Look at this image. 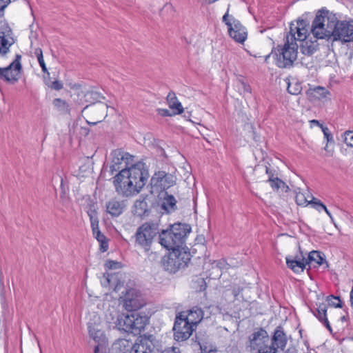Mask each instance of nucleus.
Returning a JSON list of instances; mask_svg holds the SVG:
<instances>
[{
    "label": "nucleus",
    "instance_id": "nucleus-41",
    "mask_svg": "<svg viewBox=\"0 0 353 353\" xmlns=\"http://www.w3.org/2000/svg\"><path fill=\"white\" fill-rule=\"evenodd\" d=\"M237 84L241 88L244 93H251V87L250 85L244 81L242 79H239L237 81Z\"/></svg>",
    "mask_w": 353,
    "mask_h": 353
},
{
    "label": "nucleus",
    "instance_id": "nucleus-56",
    "mask_svg": "<svg viewBox=\"0 0 353 353\" xmlns=\"http://www.w3.org/2000/svg\"><path fill=\"white\" fill-rule=\"evenodd\" d=\"M310 123L315 124L321 128V124L320 123V122L318 120L313 119V120L310 121Z\"/></svg>",
    "mask_w": 353,
    "mask_h": 353
},
{
    "label": "nucleus",
    "instance_id": "nucleus-52",
    "mask_svg": "<svg viewBox=\"0 0 353 353\" xmlns=\"http://www.w3.org/2000/svg\"><path fill=\"white\" fill-rule=\"evenodd\" d=\"M88 214L90 218V216H92L93 217H97L96 210L94 209H92V208H90L89 209V210L88 211Z\"/></svg>",
    "mask_w": 353,
    "mask_h": 353
},
{
    "label": "nucleus",
    "instance_id": "nucleus-14",
    "mask_svg": "<svg viewBox=\"0 0 353 353\" xmlns=\"http://www.w3.org/2000/svg\"><path fill=\"white\" fill-rule=\"evenodd\" d=\"M174 339L183 341L189 339L193 331V325L183 318V314L176 316L173 327Z\"/></svg>",
    "mask_w": 353,
    "mask_h": 353
},
{
    "label": "nucleus",
    "instance_id": "nucleus-5",
    "mask_svg": "<svg viewBox=\"0 0 353 353\" xmlns=\"http://www.w3.org/2000/svg\"><path fill=\"white\" fill-rule=\"evenodd\" d=\"M148 322V318L146 315L134 312L119 316L116 322V327L119 330L138 335L144 330Z\"/></svg>",
    "mask_w": 353,
    "mask_h": 353
},
{
    "label": "nucleus",
    "instance_id": "nucleus-7",
    "mask_svg": "<svg viewBox=\"0 0 353 353\" xmlns=\"http://www.w3.org/2000/svg\"><path fill=\"white\" fill-rule=\"evenodd\" d=\"M161 261L164 270L170 273H175L180 269L185 268L190 261V254L184 249H173Z\"/></svg>",
    "mask_w": 353,
    "mask_h": 353
},
{
    "label": "nucleus",
    "instance_id": "nucleus-23",
    "mask_svg": "<svg viewBox=\"0 0 353 353\" xmlns=\"http://www.w3.org/2000/svg\"><path fill=\"white\" fill-rule=\"evenodd\" d=\"M203 312L202 310L198 307H193L188 311L187 315L183 314V318L193 326L197 325L203 319Z\"/></svg>",
    "mask_w": 353,
    "mask_h": 353
},
{
    "label": "nucleus",
    "instance_id": "nucleus-40",
    "mask_svg": "<svg viewBox=\"0 0 353 353\" xmlns=\"http://www.w3.org/2000/svg\"><path fill=\"white\" fill-rule=\"evenodd\" d=\"M343 141L347 146L353 148V131H345L343 134Z\"/></svg>",
    "mask_w": 353,
    "mask_h": 353
},
{
    "label": "nucleus",
    "instance_id": "nucleus-55",
    "mask_svg": "<svg viewBox=\"0 0 353 353\" xmlns=\"http://www.w3.org/2000/svg\"><path fill=\"white\" fill-rule=\"evenodd\" d=\"M296 352V350L294 347H289L287 351L285 352V353H295Z\"/></svg>",
    "mask_w": 353,
    "mask_h": 353
},
{
    "label": "nucleus",
    "instance_id": "nucleus-26",
    "mask_svg": "<svg viewBox=\"0 0 353 353\" xmlns=\"http://www.w3.org/2000/svg\"><path fill=\"white\" fill-rule=\"evenodd\" d=\"M167 102L169 108L172 110L174 114H179L183 112V108L182 105L177 99L174 92H170L168 93Z\"/></svg>",
    "mask_w": 353,
    "mask_h": 353
},
{
    "label": "nucleus",
    "instance_id": "nucleus-30",
    "mask_svg": "<svg viewBox=\"0 0 353 353\" xmlns=\"http://www.w3.org/2000/svg\"><path fill=\"white\" fill-rule=\"evenodd\" d=\"M305 261L307 262V265L314 263L316 265H320L323 264L324 259L321 252L313 250L309 253Z\"/></svg>",
    "mask_w": 353,
    "mask_h": 353
},
{
    "label": "nucleus",
    "instance_id": "nucleus-29",
    "mask_svg": "<svg viewBox=\"0 0 353 353\" xmlns=\"http://www.w3.org/2000/svg\"><path fill=\"white\" fill-rule=\"evenodd\" d=\"M132 345L129 340L120 339L114 343L113 347L117 350V353H125L132 349Z\"/></svg>",
    "mask_w": 353,
    "mask_h": 353
},
{
    "label": "nucleus",
    "instance_id": "nucleus-31",
    "mask_svg": "<svg viewBox=\"0 0 353 353\" xmlns=\"http://www.w3.org/2000/svg\"><path fill=\"white\" fill-rule=\"evenodd\" d=\"M94 238L99 241L100 243V250L101 252H106L108 249V242L105 236L100 232H97L96 234L94 235Z\"/></svg>",
    "mask_w": 353,
    "mask_h": 353
},
{
    "label": "nucleus",
    "instance_id": "nucleus-32",
    "mask_svg": "<svg viewBox=\"0 0 353 353\" xmlns=\"http://www.w3.org/2000/svg\"><path fill=\"white\" fill-rule=\"evenodd\" d=\"M230 37H232L234 41L239 43H243L247 38V32L245 30H239L236 33H234V31L230 32Z\"/></svg>",
    "mask_w": 353,
    "mask_h": 353
},
{
    "label": "nucleus",
    "instance_id": "nucleus-2",
    "mask_svg": "<svg viewBox=\"0 0 353 353\" xmlns=\"http://www.w3.org/2000/svg\"><path fill=\"white\" fill-rule=\"evenodd\" d=\"M148 176L145 164L138 162L128 168H122L114 176L113 184L118 194L128 197L139 193Z\"/></svg>",
    "mask_w": 353,
    "mask_h": 353
},
{
    "label": "nucleus",
    "instance_id": "nucleus-20",
    "mask_svg": "<svg viewBox=\"0 0 353 353\" xmlns=\"http://www.w3.org/2000/svg\"><path fill=\"white\" fill-rule=\"evenodd\" d=\"M229 7L230 6H228L226 13L223 15L222 20L223 22H224L225 25L228 26V33L230 35L232 30V31H234V33H236L239 30H243L245 29L239 20L229 15Z\"/></svg>",
    "mask_w": 353,
    "mask_h": 353
},
{
    "label": "nucleus",
    "instance_id": "nucleus-12",
    "mask_svg": "<svg viewBox=\"0 0 353 353\" xmlns=\"http://www.w3.org/2000/svg\"><path fill=\"white\" fill-rule=\"evenodd\" d=\"M108 105L103 103H98L97 104L86 105L83 112H85L88 117L90 120H87V123L90 125H96L100 123L107 116Z\"/></svg>",
    "mask_w": 353,
    "mask_h": 353
},
{
    "label": "nucleus",
    "instance_id": "nucleus-42",
    "mask_svg": "<svg viewBox=\"0 0 353 353\" xmlns=\"http://www.w3.org/2000/svg\"><path fill=\"white\" fill-rule=\"evenodd\" d=\"M321 128L323 132L325 138L327 139V142H330L333 140L332 136L330 132V130L327 127L323 126V125H321Z\"/></svg>",
    "mask_w": 353,
    "mask_h": 353
},
{
    "label": "nucleus",
    "instance_id": "nucleus-45",
    "mask_svg": "<svg viewBox=\"0 0 353 353\" xmlns=\"http://www.w3.org/2000/svg\"><path fill=\"white\" fill-rule=\"evenodd\" d=\"M200 350L201 353H216V349H213L212 347H209L207 345H201Z\"/></svg>",
    "mask_w": 353,
    "mask_h": 353
},
{
    "label": "nucleus",
    "instance_id": "nucleus-8",
    "mask_svg": "<svg viewBox=\"0 0 353 353\" xmlns=\"http://www.w3.org/2000/svg\"><path fill=\"white\" fill-rule=\"evenodd\" d=\"M331 36L332 41H341L343 43L353 41V21H339L336 17Z\"/></svg>",
    "mask_w": 353,
    "mask_h": 353
},
{
    "label": "nucleus",
    "instance_id": "nucleus-36",
    "mask_svg": "<svg viewBox=\"0 0 353 353\" xmlns=\"http://www.w3.org/2000/svg\"><path fill=\"white\" fill-rule=\"evenodd\" d=\"M309 194L306 196L304 193L299 192L296 194L295 199L298 205L307 206L310 204V201L307 199Z\"/></svg>",
    "mask_w": 353,
    "mask_h": 353
},
{
    "label": "nucleus",
    "instance_id": "nucleus-21",
    "mask_svg": "<svg viewBox=\"0 0 353 353\" xmlns=\"http://www.w3.org/2000/svg\"><path fill=\"white\" fill-rule=\"evenodd\" d=\"M286 263L288 267L295 273L303 272L307 265L305 258L302 256L301 259L298 256H296L294 259H290V257H286Z\"/></svg>",
    "mask_w": 353,
    "mask_h": 353
},
{
    "label": "nucleus",
    "instance_id": "nucleus-38",
    "mask_svg": "<svg viewBox=\"0 0 353 353\" xmlns=\"http://www.w3.org/2000/svg\"><path fill=\"white\" fill-rule=\"evenodd\" d=\"M328 305L334 307H342L341 301L339 297L333 295L327 297Z\"/></svg>",
    "mask_w": 353,
    "mask_h": 353
},
{
    "label": "nucleus",
    "instance_id": "nucleus-60",
    "mask_svg": "<svg viewBox=\"0 0 353 353\" xmlns=\"http://www.w3.org/2000/svg\"><path fill=\"white\" fill-rule=\"evenodd\" d=\"M113 277L114 276L112 275L108 274L106 279L108 283H110L111 280L113 279Z\"/></svg>",
    "mask_w": 353,
    "mask_h": 353
},
{
    "label": "nucleus",
    "instance_id": "nucleus-44",
    "mask_svg": "<svg viewBox=\"0 0 353 353\" xmlns=\"http://www.w3.org/2000/svg\"><path fill=\"white\" fill-rule=\"evenodd\" d=\"M50 88L55 90H60L63 88V83L59 81H54L50 84L48 85Z\"/></svg>",
    "mask_w": 353,
    "mask_h": 353
},
{
    "label": "nucleus",
    "instance_id": "nucleus-25",
    "mask_svg": "<svg viewBox=\"0 0 353 353\" xmlns=\"http://www.w3.org/2000/svg\"><path fill=\"white\" fill-rule=\"evenodd\" d=\"M154 346L152 342L143 340L139 343H136L132 347L130 353H152Z\"/></svg>",
    "mask_w": 353,
    "mask_h": 353
},
{
    "label": "nucleus",
    "instance_id": "nucleus-11",
    "mask_svg": "<svg viewBox=\"0 0 353 353\" xmlns=\"http://www.w3.org/2000/svg\"><path fill=\"white\" fill-rule=\"evenodd\" d=\"M146 304L141 293L137 289L128 290L123 296V307L128 311H136Z\"/></svg>",
    "mask_w": 353,
    "mask_h": 353
},
{
    "label": "nucleus",
    "instance_id": "nucleus-28",
    "mask_svg": "<svg viewBox=\"0 0 353 353\" xmlns=\"http://www.w3.org/2000/svg\"><path fill=\"white\" fill-rule=\"evenodd\" d=\"M266 173L270 175L268 181L270 182L272 189L276 190H279V189H281L283 192H287L288 186L286 185V184L279 178H273V175H270V170L268 168H266Z\"/></svg>",
    "mask_w": 353,
    "mask_h": 353
},
{
    "label": "nucleus",
    "instance_id": "nucleus-53",
    "mask_svg": "<svg viewBox=\"0 0 353 353\" xmlns=\"http://www.w3.org/2000/svg\"><path fill=\"white\" fill-rule=\"evenodd\" d=\"M108 267L110 268H114L118 265V263L112 261H110L108 262Z\"/></svg>",
    "mask_w": 353,
    "mask_h": 353
},
{
    "label": "nucleus",
    "instance_id": "nucleus-10",
    "mask_svg": "<svg viewBox=\"0 0 353 353\" xmlns=\"http://www.w3.org/2000/svg\"><path fill=\"white\" fill-rule=\"evenodd\" d=\"M268 332L261 327L254 329L248 337L249 346L252 350H257V352L268 351Z\"/></svg>",
    "mask_w": 353,
    "mask_h": 353
},
{
    "label": "nucleus",
    "instance_id": "nucleus-17",
    "mask_svg": "<svg viewBox=\"0 0 353 353\" xmlns=\"http://www.w3.org/2000/svg\"><path fill=\"white\" fill-rule=\"evenodd\" d=\"M287 344V337L283 328L279 326L276 328L272 339V344L268 346V351L277 353L279 349L283 350Z\"/></svg>",
    "mask_w": 353,
    "mask_h": 353
},
{
    "label": "nucleus",
    "instance_id": "nucleus-37",
    "mask_svg": "<svg viewBox=\"0 0 353 353\" xmlns=\"http://www.w3.org/2000/svg\"><path fill=\"white\" fill-rule=\"evenodd\" d=\"M53 105L59 110L61 111H68V105L65 101L61 99H54L53 100Z\"/></svg>",
    "mask_w": 353,
    "mask_h": 353
},
{
    "label": "nucleus",
    "instance_id": "nucleus-48",
    "mask_svg": "<svg viewBox=\"0 0 353 353\" xmlns=\"http://www.w3.org/2000/svg\"><path fill=\"white\" fill-rule=\"evenodd\" d=\"M216 263V266L220 269L226 268V266L228 265L227 263L223 259L217 261Z\"/></svg>",
    "mask_w": 353,
    "mask_h": 353
},
{
    "label": "nucleus",
    "instance_id": "nucleus-16",
    "mask_svg": "<svg viewBox=\"0 0 353 353\" xmlns=\"http://www.w3.org/2000/svg\"><path fill=\"white\" fill-rule=\"evenodd\" d=\"M134 157L120 150H115L113 153L110 171L112 172L120 171L122 168H128V165L132 163Z\"/></svg>",
    "mask_w": 353,
    "mask_h": 353
},
{
    "label": "nucleus",
    "instance_id": "nucleus-63",
    "mask_svg": "<svg viewBox=\"0 0 353 353\" xmlns=\"http://www.w3.org/2000/svg\"><path fill=\"white\" fill-rule=\"evenodd\" d=\"M341 321H343L346 320L345 316H342V317L341 318Z\"/></svg>",
    "mask_w": 353,
    "mask_h": 353
},
{
    "label": "nucleus",
    "instance_id": "nucleus-1",
    "mask_svg": "<svg viewBox=\"0 0 353 353\" xmlns=\"http://www.w3.org/2000/svg\"><path fill=\"white\" fill-rule=\"evenodd\" d=\"M307 26V21L303 19L297 20L296 23H292L290 31L285 37L284 44L279 45L272 52L276 57V65L279 68L291 67L296 60L299 48L296 40H303L309 35Z\"/></svg>",
    "mask_w": 353,
    "mask_h": 353
},
{
    "label": "nucleus",
    "instance_id": "nucleus-9",
    "mask_svg": "<svg viewBox=\"0 0 353 353\" xmlns=\"http://www.w3.org/2000/svg\"><path fill=\"white\" fill-rule=\"evenodd\" d=\"M21 56L17 54L14 60L7 67L0 68V79L11 83H15L19 79L22 71Z\"/></svg>",
    "mask_w": 353,
    "mask_h": 353
},
{
    "label": "nucleus",
    "instance_id": "nucleus-3",
    "mask_svg": "<svg viewBox=\"0 0 353 353\" xmlns=\"http://www.w3.org/2000/svg\"><path fill=\"white\" fill-rule=\"evenodd\" d=\"M191 228L188 224L175 223L170 230H162L159 234L160 244L168 250L183 249L185 239L190 232Z\"/></svg>",
    "mask_w": 353,
    "mask_h": 353
},
{
    "label": "nucleus",
    "instance_id": "nucleus-51",
    "mask_svg": "<svg viewBox=\"0 0 353 353\" xmlns=\"http://www.w3.org/2000/svg\"><path fill=\"white\" fill-rule=\"evenodd\" d=\"M241 290L242 289L240 287L234 288V289L232 290V294L235 298H236L241 292Z\"/></svg>",
    "mask_w": 353,
    "mask_h": 353
},
{
    "label": "nucleus",
    "instance_id": "nucleus-62",
    "mask_svg": "<svg viewBox=\"0 0 353 353\" xmlns=\"http://www.w3.org/2000/svg\"><path fill=\"white\" fill-rule=\"evenodd\" d=\"M256 353H275L273 351H265V352H256Z\"/></svg>",
    "mask_w": 353,
    "mask_h": 353
},
{
    "label": "nucleus",
    "instance_id": "nucleus-57",
    "mask_svg": "<svg viewBox=\"0 0 353 353\" xmlns=\"http://www.w3.org/2000/svg\"><path fill=\"white\" fill-rule=\"evenodd\" d=\"M323 210L326 212V214L330 216V218L333 220L332 216L330 211L327 210V208L325 207V209H323Z\"/></svg>",
    "mask_w": 353,
    "mask_h": 353
},
{
    "label": "nucleus",
    "instance_id": "nucleus-58",
    "mask_svg": "<svg viewBox=\"0 0 353 353\" xmlns=\"http://www.w3.org/2000/svg\"><path fill=\"white\" fill-rule=\"evenodd\" d=\"M323 210L326 212V214L330 216V218L333 220L332 216L330 211L327 210V208L325 207V209H323Z\"/></svg>",
    "mask_w": 353,
    "mask_h": 353
},
{
    "label": "nucleus",
    "instance_id": "nucleus-47",
    "mask_svg": "<svg viewBox=\"0 0 353 353\" xmlns=\"http://www.w3.org/2000/svg\"><path fill=\"white\" fill-rule=\"evenodd\" d=\"M90 223L92 229L94 228L99 227V219L98 217H93L90 216Z\"/></svg>",
    "mask_w": 353,
    "mask_h": 353
},
{
    "label": "nucleus",
    "instance_id": "nucleus-54",
    "mask_svg": "<svg viewBox=\"0 0 353 353\" xmlns=\"http://www.w3.org/2000/svg\"><path fill=\"white\" fill-rule=\"evenodd\" d=\"M147 205L146 203L144 201H139L136 203V207L139 206L141 208H143Z\"/></svg>",
    "mask_w": 353,
    "mask_h": 353
},
{
    "label": "nucleus",
    "instance_id": "nucleus-43",
    "mask_svg": "<svg viewBox=\"0 0 353 353\" xmlns=\"http://www.w3.org/2000/svg\"><path fill=\"white\" fill-rule=\"evenodd\" d=\"M94 94L93 92H90V91H84V90H81L79 93H78V97L80 98V101H82V98L84 97L85 99L84 101H88V99H87L88 97H91L92 94Z\"/></svg>",
    "mask_w": 353,
    "mask_h": 353
},
{
    "label": "nucleus",
    "instance_id": "nucleus-6",
    "mask_svg": "<svg viewBox=\"0 0 353 353\" xmlns=\"http://www.w3.org/2000/svg\"><path fill=\"white\" fill-rule=\"evenodd\" d=\"M158 233V223L154 222L143 223L137 228L133 236L134 246L143 249L145 252H148L151 248L154 238Z\"/></svg>",
    "mask_w": 353,
    "mask_h": 353
},
{
    "label": "nucleus",
    "instance_id": "nucleus-33",
    "mask_svg": "<svg viewBox=\"0 0 353 353\" xmlns=\"http://www.w3.org/2000/svg\"><path fill=\"white\" fill-rule=\"evenodd\" d=\"M313 92L318 99H326L330 95V92L326 88L321 86L314 88Z\"/></svg>",
    "mask_w": 353,
    "mask_h": 353
},
{
    "label": "nucleus",
    "instance_id": "nucleus-64",
    "mask_svg": "<svg viewBox=\"0 0 353 353\" xmlns=\"http://www.w3.org/2000/svg\"><path fill=\"white\" fill-rule=\"evenodd\" d=\"M269 57H270V54H268V55H267V56L265 57V61H267V60H268V59Z\"/></svg>",
    "mask_w": 353,
    "mask_h": 353
},
{
    "label": "nucleus",
    "instance_id": "nucleus-15",
    "mask_svg": "<svg viewBox=\"0 0 353 353\" xmlns=\"http://www.w3.org/2000/svg\"><path fill=\"white\" fill-rule=\"evenodd\" d=\"M15 40L11 28L7 23H1L0 26V54L6 55L10 48L14 43Z\"/></svg>",
    "mask_w": 353,
    "mask_h": 353
},
{
    "label": "nucleus",
    "instance_id": "nucleus-19",
    "mask_svg": "<svg viewBox=\"0 0 353 353\" xmlns=\"http://www.w3.org/2000/svg\"><path fill=\"white\" fill-rule=\"evenodd\" d=\"M125 204L123 201L112 199L106 203V210L112 216H119L123 213Z\"/></svg>",
    "mask_w": 353,
    "mask_h": 353
},
{
    "label": "nucleus",
    "instance_id": "nucleus-61",
    "mask_svg": "<svg viewBox=\"0 0 353 353\" xmlns=\"http://www.w3.org/2000/svg\"><path fill=\"white\" fill-rule=\"evenodd\" d=\"M100 345H101L97 344V346H95V347H94V353H99V346H100Z\"/></svg>",
    "mask_w": 353,
    "mask_h": 353
},
{
    "label": "nucleus",
    "instance_id": "nucleus-13",
    "mask_svg": "<svg viewBox=\"0 0 353 353\" xmlns=\"http://www.w3.org/2000/svg\"><path fill=\"white\" fill-rule=\"evenodd\" d=\"M175 183V177L165 171H159L154 173L150 180L152 188L156 191L164 190Z\"/></svg>",
    "mask_w": 353,
    "mask_h": 353
},
{
    "label": "nucleus",
    "instance_id": "nucleus-46",
    "mask_svg": "<svg viewBox=\"0 0 353 353\" xmlns=\"http://www.w3.org/2000/svg\"><path fill=\"white\" fill-rule=\"evenodd\" d=\"M10 2V0H0V17L3 15V10Z\"/></svg>",
    "mask_w": 353,
    "mask_h": 353
},
{
    "label": "nucleus",
    "instance_id": "nucleus-24",
    "mask_svg": "<svg viewBox=\"0 0 353 353\" xmlns=\"http://www.w3.org/2000/svg\"><path fill=\"white\" fill-rule=\"evenodd\" d=\"M326 312V305L323 303L320 304L316 309L312 310L313 314L319 319V321L321 322L330 332H332V327L327 318Z\"/></svg>",
    "mask_w": 353,
    "mask_h": 353
},
{
    "label": "nucleus",
    "instance_id": "nucleus-50",
    "mask_svg": "<svg viewBox=\"0 0 353 353\" xmlns=\"http://www.w3.org/2000/svg\"><path fill=\"white\" fill-rule=\"evenodd\" d=\"M162 353H180L179 350L176 347H171L165 349L162 352Z\"/></svg>",
    "mask_w": 353,
    "mask_h": 353
},
{
    "label": "nucleus",
    "instance_id": "nucleus-4",
    "mask_svg": "<svg viewBox=\"0 0 353 353\" xmlns=\"http://www.w3.org/2000/svg\"><path fill=\"white\" fill-rule=\"evenodd\" d=\"M336 18L334 14L327 10H319L311 27L313 36L318 39L331 40Z\"/></svg>",
    "mask_w": 353,
    "mask_h": 353
},
{
    "label": "nucleus",
    "instance_id": "nucleus-59",
    "mask_svg": "<svg viewBox=\"0 0 353 353\" xmlns=\"http://www.w3.org/2000/svg\"><path fill=\"white\" fill-rule=\"evenodd\" d=\"M92 230L93 236H94V234H96L97 232H100V230H99V227H97V228H92Z\"/></svg>",
    "mask_w": 353,
    "mask_h": 353
},
{
    "label": "nucleus",
    "instance_id": "nucleus-39",
    "mask_svg": "<svg viewBox=\"0 0 353 353\" xmlns=\"http://www.w3.org/2000/svg\"><path fill=\"white\" fill-rule=\"evenodd\" d=\"M312 198L311 200H310V205L315 208L316 210L320 212L321 210L325 209V205L319 199L316 198L311 196Z\"/></svg>",
    "mask_w": 353,
    "mask_h": 353
},
{
    "label": "nucleus",
    "instance_id": "nucleus-18",
    "mask_svg": "<svg viewBox=\"0 0 353 353\" xmlns=\"http://www.w3.org/2000/svg\"><path fill=\"white\" fill-rule=\"evenodd\" d=\"M88 329L90 338H92L95 343L99 345H104L105 343V335L104 332L99 327V325L89 323Z\"/></svg>",
    "mask_w": 353,
    "mask_h": 353
},
{
    "label": "nucleus",
    "instance_id": "nucleus-49",
    "mask_svg": "<svg viewBox=\"0 0 353 353\" xmlns=\"http://www.w3.org/2000/svg\"><path fill=\"white\" fill-rule=\"evenodd\" d=\"M159 114L163 117H170L172 114L170 113L169 110L167 109H159L158 110Z\"/></svg>",
    "mask_w": 353,
    "mask_h": 353
},
{
    "label": "nucleus",
    "instance_id": "nucleus-27",
    "mask_svg": "<svg viewBox=\"0 0 353 353\" xmlns=\"http://www.w3.org/2000/svg\"><path fill=\"white\" fill-rule=\"evenodd\" d=\"M176 201L174 196L168 194V192L164 193L163 199L161 203V208L166 212L170 213L174 212L176 209Z\"/></svg>",
    "mask_w": 353,
    "mask_h": 353
},
{
    "label": "nucleus",
    "instance_id": "nucleus-35",
    "mask_svg": "<svg viewBox=\"0 0 353 353\" xmlns=\"http://www.w3.org/2000/svg\"><path fill=\"white\" fill-rule=\"evenodd\" d=\"M288 92L293 95H297L301 93L302 90V87L301 84L298 82H290L287 88Z\"/></svg>",
    "mask_w": 353,
    "mask_h": 353
},
{
    "label": "nucleus",
    "instance_id": "nucleus-34",
    "mask_svg": "<svg viewBox=\"0 0 353 353\" xmlns=\"http://www.w3.org/2000/svg\"><path fill=\"white\" fill-rule=\"evenodd\" d=\"M34 55L37 57L38 62L44 73H48L46 63L43 60V52L40 48H37L34 50Z\"/></svg>",
    "mask_w": 353,
    "mask_h": 353
},
{
    "label": "nucleus",
    "instance_id": "nucleus-22",
    "mask_svg": "<svg viewBox=\"0 0 353 353\" xmlns=\"http://www.w3.org/2000/svg\"><path fill=\"white\" fill-rule=\"evenodd\" d=\"M307 38V37L303 40H296V41L301 42V52L305 55L310 56L318 50L319 43L316 40H308Z\"/></svg>",
    "mask_w": 353,
    "mask_h": 353
}]
</instances>
